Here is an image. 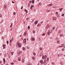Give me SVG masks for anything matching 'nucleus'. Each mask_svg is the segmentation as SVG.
<instances>
[{"label":"nucleus","instance_id":"obj_1","mask_svg":"<svg viewBox=\"0 0 65 65\" xmlns=\"http://www.w3.org/2000/svg\"><path fill=\"white\" fill-rule=\"evenodd\" d=\"M17 44L18 45V47H21V46H22V45L20 44V43L19 42H18L17 43Z\"/></svg>","mask_w":65,"mask_h":65},{"label":"nucleus","instance_id":"obj_2","mask_svg":"<svg viewBox=\"0 0 65 65\" xmlns=\"http://www.w3.org/2000/svg\"><path fill=\"white\" fill-rule=\"evenodd\" d=\"M46 58H47V56H46V55H45V56L43 55L42 57V58L43 59H44V58H45V59H46Z\"/></svg>","mask_w":65,"mask_h":65},{"label":"nucleus","instance_id":"obj_3","mask_svg":"<svg viewBox=\"0 0 65 65\" xmlns=\"http://www.w3.org/2000/svg\"><path fill=\"white\" fill-rule=\"evenodd\" d=\"M22 53V52L21 51H20L19 52H18V55L19 56V55H21V54Z\"/></svg>","mask_w":65,"mask_h":65},{"label":"nucleus","instance_id":"obj_4","mask_svg":"<svg viewBox=\"0 0 65 65\" xmlns=\"http://www.w3.org/2000/svg\"><path fill=\"white\" fill-rule=\"evenodd\" d=\"M3 61H4L3 63L4 64H5V62H6V60H5V58H4L3 59Z\"/></svg>","mask_w":65,"mask_h":65},{"label":"nucleus","instance_id":"obj_5","mask_svg":"<svg viewBox=\"0 0 65 65\" xmlns=\"http://www.w3.org/2000/svg\"><path fill=\"white\" fill-rule=\"evenodd\" d=\"M27 32L26 31H25V33H24V35L25 36H26L27 35Z\"/></svg>","mask_w":65,"mask_h":65},{"label":"nucleus","instance_id":"obj_6","mask_svg":"<svg viewBox=\"0 0 65 65\" xmlns=\"http://www.w3.org/2000/svg\"><path fill=\"white\" fill-rule=\"evenodd\" d=\"M26 39H24L23 40V43H26Z\"/></svg>","mask_w":65,"mask_h":65},{"label":"nucleus","instance_id":"obj_7","mask_svg":"<svg viewBox=\"0 0 65 65\" xmlns=\"http://www.w3.org/2000/svg\"><path fill=\"white\" fill-rule=\"evenodd\" d=\"M31 40L32 41H34V40H35V38H31Z\"/></svg>","mask_w":65,"mask_h":65},{"label":"nucleus","instance_id":"obj_8","mask_svg":"<svg viewBox=\"0 0 65 65\" xmlns=\"http://www.w3.org/2000/svg\"><path fill=\"white\" fill-rule=\"evenodd\" d=\"M46 60H45L44 61V65H46Z\"/></svg>","mask_w":65,"mask_h":65},{"label":"nucleus","instance_id":"obj_9","mask_svg":"<svg viewBox=\"0 0 65 65\" xmlns=\"http://www.w3.org/2000/svg\"><path fill=\"white\" fill-rule=\"evenodd\" d=\"M38 23V21H37L35 22V25H36V24H37Z\"/></svg>","mask_w":65,"mask_h":65},{"label":"nucleus","instance_id":"obj_10","mask_svg":"<svg viewBox=\"0 0 65 65\" xmlns=\"http://www.w3.org/2000/svg\"><path fill=\"white\" fill-rule=\"evenodd\" d=\"M40 62L42 64H43V60H41L40 61Z\"/></svg>","mask_w":65,"mask_h":65},{"label":"nucleus","instance_id":"obj_11","mask_svg":"<svg viewBox=\"0 0 65 65\" xmlns=\"http://www.w3.org/2000/svg\"><path fill=\"white\" fill-rule=\"evenodd\" d=\"M33 7H34L33 5H31V7H30V9H32V8Z\"/></svg>","mask_w":65,"mask_h":65},{"label":"nucleus","instance_id":"obj_12","mask_svg":"<svg viewBox=\"0 0 65 65\" xmlns=\"http://www.w3.org/2000/svg\"><path fill=\"white\" fill-rule=\"evenodd\" d=\"M48 6H53V4H50L49 5H48Z\"/></svg>","mask_w":65,"mask_h":65},{"label":"nucleus","instance_id":"obj_13","mask_svg":"<svg viewBox=\"0 0 65 65\" xmlns=\"http://www.w3.org/2000/svg\"><path fill=\"white\" fill-rule=\"evenodd\" d=\"M32 59L33 60H35V57H32Z\"/></svg>","mask_w":65,"mask_h":65},{"label":"nucleus","instance_id":"obj_14","mask_svg":"<svg viewBox=\"0 0 65 65\" xmlns=\"http://www.w3.org/2000/svg\"><path fill=\"white\" fill-rule=\"evenodd\" d=\"M50 30H48V32L47 34L49 35V34H50Z\"/></svg>","mask_w":65,"mask_h":65},{"label":"nucleus","instance_id":"obj_15","mask_svg":"<svg viewBox=\"0 0 65 65\" xmlns=\"http://www.w3.org/2000/svg\"><path fill=\"white\" fill-rule=\"evenodd\" d=\"M42 4H41V3H39V6H40V5H41Z\"/></svg>","mask_w":65,"mask_h":65},{"label":"nucleus","instance_id":"obj_16","mask_svg":"<svg viewBox=\"0 0 65 65\" xmlns=\"http://www.w3.org/2000/svg\"><path fill=\"white\" fill-rule=\"evenodd\" d=\"M6 5H5L4 6V8H6Z\"/></svg>","mask_w":65,"mask_h":65},{"label":"nucleus","instance_id":"obj_17","mask_svg":"<svg viewBox=\"0 0 65 65\" xmlns=\"http://www.w3.org/2000/svg\"><path fill=\"white\" fill-rule=\"evenodd\" d=\"M24 11H25L26 13H28V11H27V10H26V9H25L24 10Z\"/></svg>","mask_w":65,"mask_h":65},{"label":"nucleus","instance_id":"obj_18","mask_svg":"<svg viewBox=\"0 0 65 65\" xmlns=\"http://www.w3.org/2000/svg\"><path fill=\"white\" fill-rule=\"evenodd\" d=\"M57 7V6H56L55 7H53V8H56Z\"/></svg>","mask_w":65,"mask_h":65},{"label":"nucleus","instance_id":"obj_19","mask_svg":"<svg viewBox=\"0 0 65 65\" xmlns=\"http://www.w3.org/2000/svg\"><path fill=\"white\" fill-rule=\"evenodd\" d=\"M32 3H34V0H32Z\"/></svg>","mask_w":65,"mask_h":65},{"label":"nucleus","instance_id":"obj_20","mask_svg":"<svg viewBox=\"0 0 65 65\" xmlns=\"http://www.w3.org/2000/svg\"><path fill=\"white\" fill-rule=\"evenodd\" d=\"M61 31H61V30H59L58 31V32L59 33H61Z\"/></svg>","mask_w":65,"mask_h":65},{"label":"nucleus","instance_id":"obj_21","mask_svg":"<svg viewBox=\"0 0 65 65\" xmlns=\"http://www.w3.org/2000/svg\"><path fill=\"white\" fill-rule=\"evenodd\" d=\"M41 25V24H39L37 25V27H39V26H40Z\"/></svg>","mask_w":65,"mask_h":65},{"label":"nucleus","instance_id":"obj_22","mask_svg":"<svg viewBox=\"0 0 65 65\" xmlns=\"http://www.w3.org/2000/svg\"><path fill=\"white\" fill-rule=\"evenodd\" d=\"M45 35V33H44L43 34H42V36H44Z\"/></svg>","mask_w":65,"mask_h":65},{"label":"nucleus","instance_id":"obj_23","mask_svg":"<svg viewBox=\"0 0 65 65\" xmlns=\"http://www.w3.org/2000/svg\"><path fill=\"white\" fill-rule=\"evenodd\" d=\"M55 29V27L54 26L53 28V30H54Z\"/></svg>","mask_w":65,"mask_h":65},{"label":"nucleus","instance_id":"obj_24","mask_svg":"<svg viewBox=\"0 0 65 65\" xmlns=\"http://www.w3.org/2000/svg\"><path fill=\"white\" fill-rule=\"evenodd\" d=\"M55 13L56 14H58V12H55Z\"/></svg>","mask_w":65,"mask_h":65},{"label":"nucleus","instance_id":"obj_25","mask_svg":"<svg viewBox=\"0 0 65 65\" xmlns=\"http://www.w3.org/2000/svg\"><path fill=\"white\" fill-rule=\"evenodd\" d=\"M47 12H50L51 11V10H47Z\"/></svg>","mask_w":65,"mask_h":65},{"label":"nucleus","instance_id":"obj_26","mask_svg":"<svg viewBox=\"0 0 65 65\" xmlns=\"http://www.w3.org/2000/svg\"><path fill=\"white\" fill-rule=\"evenodd\" d=\"M49 59V58L48 57L47 58V61H48V60Z\"/></svg>","mask_w":65,"mask_h":65},{"label":"nucleus","instance_id":"obj_27","mask_svg":"<svg viewBox=\"0 0 65 65\" xmlns=\"http://www.w3.org/2000/svg\"><path fill=\"white\" fill-rule=\"evenodd\" d=\"M13 53H14L13 52H11V54H12V55L13 54Z\"/></svg>","mask_w":65,"mask_h":65},{"label":"nucleus","instance_id":"obj_28","mask_svg":"<svg viewBox=\"0 0 65 65\" xmlns=\"http://www.w3.org/2000/svg\"><path fill=\"white\" fill-rule=\"evenodd\" d=\"M22 61L23 63H24V59H22Z\"/></svg>","mask_w":65,"mask_h":65},{"label":"nucleus","instance_id":"obj_29","mask_svg":"<svg viewBox=\"0 0 65 65\" xmlns=\"http://www.w3.org/2000/svg\"><path fill=\"white\" fill-rule=\"evenodd\" d=\"M13 14L14 15H15V14H16V13H15V12H14L13 13Z\"/></svg>","mask_w":65,"mask_h":65},{"label":"nucleus","instance_id":"obj_30","mask_svg":"<svg viewBox=\"0 0 65 65\" xmlns=\"http://www.w3.org/2000/svg\"><path fill=\"white\" fill-rule=\"evenodd\" d=\"M60 36H61V37H62L63 36V35L62 34H61L60 35Z\"/></svg>","mask_w":65,"mask_h":65},{"label":"nucleus","instance_id":"obj_31","mask_svg":"<svg viewBox=\"0 0 65 65\" xmlns=\"http://www.w3.org/2000/svg\"><path fill=\"white\" fill-rule=\"evenodd\" d=\"M40 56H41L42 55V53H41L40 54Z\"/></svg>","mask_w":65,"mask_h":65},{"label":"nucleus","instance_id":"obj_32","mask_svg":"<svg viewBox=\"0 0 65 65\" xmlns=\"http://www.w3.org/2000/svg\"><path fill=\"white\" fill-rule=\"evenodd\" d=\"M4 46H6V45H3V47H4Z\"/></svg>","mask_w":65,"mask_h":65},{"label":"nucleus","instance_id":"obj_33","mask_svg":"<svg viewBox=\"0 0 65 65\" xmlns=\"http://www.w3.org/2000/svg\"><path fill=\"white\" fill-rule=\"evenodd\" d=\"M22 49L23 50H24H24H25V47H23L22 48Z\"/></svg>","mask_w":65,"mask_h":65},{"label":"nucleus","instance_id":"obj_34","mask_svg":"<svg viewBox=\"0 0 65 65\" xmlns=\"http://www.w3.org/2000/svg\"><path fill=\"white\" fill-rule=\"evenodd\" d=\"M61 51H64V48H62L61 49Z\"/></svg>","mask_w":65,"mask_h":65},{"label":"nucleus","instance_id":"obj_35","mask_svg":"<svg viewBox=\"0 0 65 65\" xmlns=\"http://www.w3.org/2000/svg\"><path fill=\"white\" fill-rule=\"evenodd\" d=\"M33 33H35V30H33Z\"/></svg>","mask_w":65,"mask_h":65},{"label":"nucleus","instance_id":"obj_36","mask_svg":"<svg viewBox=\"0 0 65 65\" xmlns=\"http://www.w3.org/2000/svg\"><path fill=\"white\" fill-rule=\"evenodd\" d=\"M59 42H60V41H57V43H59Z\"/></svg>","mask_w":65,"mask_h":65},{"label":"nucleus","instance_id":"obj_37","mask_svg":"<svg viewBox=\"0 0 65 65\" xmlns=\"http://www.w3.org/2000/svg\"><path fill=\"white\" fill-rule=\"evenodd\" d=\"M12 24L11 23V25H10V27H12Z\"/></svg>","mask_w":65,"mask_h":65},{"label":"nucleus","instance_id":"obj_38","mask_svg":"<svg viewBox=\"0 0 65 65\" xmlns=\"http://www.w3.org/2000/svg\"><path fill=\"white\" fill-rule=\"evenodd\" d=\"M18 60L19 61H21V59L20 58H18Z\"/></svg>","mask_w":65,"mask_h":65},{"label":"nucleus","instance_id":"obj_39","mask_svg":"<svg viewBox=\"0 0 65 65\" xmlns=\"http://www.w3.org/2000/svg\"><path fill=\"white\" fill-rule=\"evenodd\" d=\"M23 8V6H22L21 8V9H22Z\"/></svg>","mask_w":65,"mask_h":65},{"label":"nucleus","instance_id":"obj_40","mask_svg":"<svg viewBox=\"0 0 65 65\" xmlns=\"http://www.w3.org/2000/svg\"><path fill=\"white\" fill-rule=\"evenodd\" d=\"M33 54L34 55H35H35H36V54L34 52L33 53Z\"/></svg>","mask_w":65,"mask_h":65},{"label":"nucleus","instance_id":"obj_41","mask_svg":"<svg viewBox=\"0 0 65 65\" xmlns=\"http://www.w3.org/2000/svg\"><path fill=\"white\" fill-rule=\"evenodd\" d=\"M40 51H42V48L41 47L40 49Z\"/></svg>","mask_w":65,"mask_h":65},{"label":"nucleus","instance_id":"obj_42","mask_svg":"<svg viewBox=\"0 0 65 65\" xmlns=\"http://www.w3.org/2000/svg\"><path fill=\"white\" fill-rule=\"evenodd\" d=\"M30 27L29 26H28V29H30Z\"/></svg>","mask_w":65,"mask_h":65},{"label":"nucleus","instance_id":"obj_43","mask_svg":"<svg viewBox=\"0 0 65 65\" xmlns=\"http://www.w3.org/2000/svg\"><path fill=\"white\" fill-rule=\"evenodd\" d=\"M61 16H62V17H64V14H62V15Z\"/></svg>","mask_w":65,"mask_h":65},{"label":"nucleus","instance_id":"obj_44","mask_svg":"<svg viewBox=\"0 0 65 65\" xmlns=\"http://www.w3.org/2000/svg\"><path fill=\"white\" fill-rule=\"evenodd\" d=\"M61 56V54H58V57H60V56Z\"/></svg>","mask_w":65,"mask_h":65},{"label":"nucleus","instance_id":"obj_45","mask_svg":"<svg viewBox=\"0 0 65 65\" xmlns=\"http://www.w3.org/2000/svg\"><path fill=\"white\" fill-rule=\"evenodd\" d=\"M7 44H8V41H7Z\"/></svg>","mask_w":65,"mask_h":65},{"label":"nucleus","instance_id":"obj_46","mask_svg":"<svg viewBox=\"0 0 65 65\" xmlns=\"http://www.w3.org/2000/svg\"><path fill=\"white\" fill-rule=\"evenodd\" d=\"M28 65H31V63H28Z\"/></svg>","mask_w":65,"mask_h":65},{"label":"nucleus","instance_id":"obj_47","mask_svg":"<svg viewBox=\"0 0 65 65\" xmlns=\"http://www.w3.org/2000/svg\"><path fill=\"white\" fill-rule=\"evenodd\" d=\"M11 30H10V31H12V28H11Z\"/></svg>","mask_w":65,"mask_h":65},{"label":"nucleus","instance_id":"obj_48","mask_svg":"<svg viewBox=\"0 0 65 65\" xmlns=\"http://www.w3.org/2000/svg\"><path fill=\"white\" fill-rule=\"evenodd\" d=\"M11 41H12L11 39L10 41V43H11Z\"/></svg>","mask_w":65,"mask_h":65},{"label":"nucleus","instance_id":"obj_49","mask_svg":"<svg viewBox=\"0 0 65 65\" xmlns=\"http://www.w3.org/2000/svg\"><path fill=\"white\" fill-rule=\"evenodd\" d=\"M52 64L53 65H54V64H55V63H54V62H52Z\"/></svg>","mask_w":65,"mask_h":65},{"label":"nucleus","instance_id":"obj_50","mask_svg":"<svg viewBox=\"0 0 65 65\" xmlns=\"http://www.w3.org/2000/svg\"><path fill=\"white\" fill-rule=\"evenodd\" d=\"M2 15L1 14H0V17L1 18L2 17Z\"/></svg>","mask_w":65,"mask_h":65},{"label":"nucleus","instance_id":"obj_51","mask_svg":"<svg viewBox=\"0 0 65 65\" xmlns=\"http://www.w3.org/2000/svg\"><path fill=\"white\" fill-rule=\"evenodd\" d=\"M53 19V20H56V19L55 18Z\"/></svg>","mask_w":65,"mask_h":65},{"label":"nucleus","instance_id":"obj_52","mask_svg":"<svg viewBox=\"0 0 65 65\" xmlns=\"http://www.w3.org/2000/svg\"><path fill=\"white\" fill-rule=\"evenodd\" d=\"M12 3H14V2H13V1H12Z\"/></svg>","mask_w":65,"mask_h":65},{"label":"nucleus","instance_id":"obj_53","mask_svg":"<svg viewBox=\"0 0 65 65\" xmlns=\"http://www.w3.org/2000/svg\"><path fill=\"white\" fill-rule=\"evenodd\" d=\"M62 9H63V8H61L60 9V11H61Z\"/></svg>","mask_w":65,"mask_h":65},{"label":"nucleus","instance_id":"obj_54","mask_svg":"<svg viewBox=\"0 0 65 65\" xmlns=\"http://www.w3.org/2000/svg\"><path fill=\"white\" fill-rule=\"evenodd\" d=\"M29 3H32V1H29Z\"/></svg>","mask_w":65,"mask_h":65},{"label":"nucleus","instance_id":"obj_55","mask_svg":"<svg viewBox=\"0 0 65 65\" xmlns=\"http://www.w3.org/2000/svg\"><path fill=\"white\" fill-rule=\"evenodd\" d=\"M29 20V18H27L26 19V20Z\"/></svg>","mask_w":65,"mask_h":65},{"label":"nucleus","instance_id":"obj_56","mask_svg":"<svg viewBox=\"0 0 65 65\" xmlns=\"http://www.w3.org/2000/svg\"><path fill=\"white\" fill-rule=\"evenodd\" d=\"M4 37H3L2 38V39L3 38V39H4Z\"/></svg>","mask_w":65,"mask_h":65},{"label":"nucleus","instance_id":"obj_57","mask_svg":"<svg viewBox=\"0 0 65 65\" xmlns=\"http://www.w3.org/2000/svg\"><path fill=\"white\" fill-rule=\"evenodd\" d=\"M13 64H14L13 63H11V64H12V65H13Z\"/></svg>","mask_w":65,"mask_h":65},{"label":"nucleus","instance_id":"obj_58","mask_svg":"<svg viewBox=\"0 0 65 65\" xmlns=\"http://www.w3.org/2000/svg\"><path fill=\"white\" fill-rule=\"evenodd\" d=\"M27 48H28V49H29V47H27Z\"/></svg>","mask_w":65,"mask_h":65},{"label":"nucleus","instance_id":"obj_59","mask_svg":"<svg viewBox=\"0 0 65 65\" xmlns=\"http://www.w3.org/2000/svg\"><path fill=\"white\" fill-rule=\"evenodd\" d=\"M40 23V24H42V22H41Z\"/></svg>","mask_w":65,"mask_h":65},{"label":"nucleus","instance_id":"obj_60","mask_svg":"<svg viewBox=\"0 0 65 65\" xmlns=\"http://www.w3.org/2000/svg\"><path fill=\"white\" fill-rule=\"evenodd\" d=\"M0 63L1 64L2 63V61H1L0 62Z\"/></svg>","mask_w":65,"mask_h":65},{"label":"nucleus","instance_id":"obj_61","mask_svg":"<svg viewBox=\"0 0 65 65\" xmlns=\"http://www.w3.org/2000/svg\"><path fill=\"white\" fill-rule=\"evenodd\" d=\"M61 45L62 46H63V45H64V44H62Z\"/></svg>","mask_w":65,"mask_h":65},{"label":"nucleus","instance_id":"obj_62","mask_svg":"<svg viewBox=\"0 0 65 65\" xmlns=\"http://www.w3.org/2000/svg\"><path fill=\"white\" fill-rule=\"evenodd\" d=\"M63 47H64V48H65V45L63 46Z\"/></svg>","mask_w":65,"mask_h":65},{"label":"nucleus","instance_id":"obj_63","mask_svg":"<svg viewBox=\"0 0 65 65\" xmlns=\"http://www.w3.org/2000/svg\"><path fill=\"white\" fill-rule=\"evenodd\" d=\"M5 65H8V63H7L6 64H5Z\"/></svg>","mask_w":65,"mask_h":65},{"label":"nucleus","instance_id":"obj_64","mask_svg":"<svg viewBox=\"0 0 65 65\" xmlns=\"http://www.w3.org/2000/svg\"><path fill=\"white\" fill-rule=\"evenodd\" d=\"M61 46H59V47H61Z\"/></svg>","mask_w":65,"mask_h":65}]
</instances>
